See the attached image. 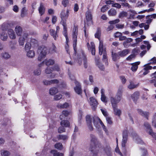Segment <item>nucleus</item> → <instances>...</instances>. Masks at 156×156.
<instances>
[{
	"instance_id": "1",
	"label": "nucleus",
	"mask_w": 156,
	"mask_h": 156,
	"mask_svg": "<svg viewBox=\"0 0 156 156\" xmlns=\"http://www.w3.org/2000/svg\"><path fill=\"white\" fill-rule=\"evenodd\" d=\"M86 120L87 125L89 129L92 131L93 130L92 126V122L94 126L97 128L99 127V123L101 124V122L102 121L98 117H94L90 115H87L86 117Z\"/></svg>"
},
{
	"instance_id": "2",
	"label": "nucleus",
	"mask_w": 156,
	"mask_h": 156,
	"mask_svg": "<svg viewBox=\"0 0 156 156\" xmlns=\"http://www.w3.org/2000/svg\"><path fill=\"white\" fill-rule=\"evenodd\" d=\"M122 92V89H119L116 94V98H115L113 97L112 94V92L110 93V100L112 107H114L117 106V104L121 100Z\"/></svg>"
},
{
	"instance_id": "3",
	"label": "nucleus",
	"mask_w": 156,
	"mask_h": 156,
	"mask_svg": "<svg viewBox=\"0 0 156 156\" xmlns=\"http://www.w3.org/2000/svg\"><path fill=\"white\" fill-rule=\"evenodd\" d=\"M100 145L98 144L96 137L92 136L91 140L90 149L94 154H97Z\"/></svg>"
},
{
	"instance_id": "4",
	"label": "nucleus",
	"mask_w": 156,
	"mask_h": 156,
	"mask_svg": "<svg viewBox=\"0 0 156 156\" xmlns=\"http://www.w3.org/2000/svg\"><path fill=\"white\" fill-rule=\"evenodd\" d=\"M78 35V28L77 27L74 26L73 28L72 33V38L73 41V46L74 50L76 51V46L77 38Z\"/></svg>"
},
{
	"instance_id": "5",
	"label": "nucleus",
	"mask_w": 156,
	"mask_h": 156,
	"mask_svg": "<svg viewBox=\"0 0 156 156\" xmlns=\"http://www.w3.org/2000/svg\"><path fill=\"white\" fill-rule=\"evenodd\" d=\"M37 52L39 54L38 60L41 61V59L46 55L47 52V48L44 46H40L38 48Z\"/></svg>"
},
{
	"instance_id": "6",
	"label": "nucleus",
	"mask_w": 156,
	"mask_h": 156,
	"mask_svg": "<svg viewBox=\"0 0 156 156\" xmlns=\"http://www.w3.org/2000/svg\"><path fill=\"white\" fill-rule=\"evenodd\" d=\"M69 10L67 9L66 11L62 10L60 14V17L61 18V23L62 24L65 25L66 24V20L67 19L69 14Z\"/></svg>"
},
{
	"instance_id": "7",
	"label": "nucleus",
	"mask_w": 156,
	"mask_h": 156,
	"mask_svg": "<svg viewBox=\"0 0 156 156\" xmlns=\"http://www.w3.org/2000/svg\"><path fill=\"white\" fill-rule=\"evenodd\" d=\"M83 60V64L85 68L87 67V63L86 56L83 54H82V55L80 57H78V62L79 64L81 65L82 63V61Z\"/></svg>"
},
{
	"instance_id": "8",
	"label": "nucleus",
	"mask_w": 156,
	"mask_h": 156,
	"mask_svg": "<svg viewBox=\"0 0 156 156\" xmlns=\"http://www.w3.org/2000/svg\"><path fill=\"white\" fill-rule=\"evenodd\" d=\"M75 87H74V89L75 91L78 94H82V90L81 85L79 82L76 80L75 81Z\"/></svg>"
},
{
	"instance_id": "9",
	"label": "nucleus",
	"mask_w": 156,
	"mask_h": 156,
	"mask_svg": "<svg viewBox=\"0 0 156 156\" xmlns=\"http://www.w3.org/2000/svg\"><path fill=\"white\" fill-rule=\"evenodd\" d=\"M28 34L27 33H24L19 38V43L20 45L23 46L24 44V41L28 38Z\"/></svg>"
},
{
	"instance_id": "10",
	"label": "nucleus",
	"mask_w": 156,
	"mask_h": 156,
	"mask_svg": "<svg viewBox=\"0 0 156 156\" xmlns=\"http://www.w3.org/2000/svg\"><path fill=\"white\" fill-rule=\"evenodd\" d=\"M106 51L105 48L104 46L103 41L101 40H99V53L100 55H101L103 54V52L104 51Z\"/></svg>"
},
{
	"instance_id": "11",
	"label": "nucleus",
	"mask_w": 156,
	"mask_h": 156,
	"mask_svg": "<svg viewBox=\"0 0 156 156\" xmlns=\"http://www.w3.org/2000/svg\"><path fill=\"white\" fill-rule=\"evenodd\" d=\"M8 34L9 37L11 39H15L16 38V36L13 30L9 29L8 30Z\"/></svg>"
},
{
	"instance_id": "12",
	"label": "nucleus",
	"mask_w": 156,
	"mask_h": 156,
	"mask_svg": "<svg viewBox=\"0 0 156 156\" xmlns=\"http://www.w3.org/2000/svg\"><path fill=\"white\" fill-rule=\"evenodd\" d=\"M89 103L90 105L93 108V109L97 106L98 105V102L93 97L90 98Z\"/></svg>"
},
{
	"instance_id": "13",
	"label": "nucleus",
	"mask_w": 156,
	"mask_h": 156,
	"mask_svg": "<svg viewBox=\"0 0 156 156\" xmlns=\"http://www.w3.org/2000/svg\"><path fill=\"white\" fill-rule=\"evenodd\" d=\"M140 62L138 61L131 64L132 66L131 67V69L133 72H135L137 71L138 68V66L140 64Z\"/></svg>"
},
{
	"instance_id": "14",
	"label": "nucleus",
	"mask_w": 156,
	"mask_h": 156,
	"mask_svg": "<svg viewBox=\"0 0 156 156\" xmlns=\"http://www.w3.org/2000/svg\"><path fill=\"white\" fill-rule=\"evenodd\" d=\"M44 63H45L47 66L51 65L55 63V61L51 59H46L43 62L40 64L39 65V66L41 67L42 65Z\"/></svg>"
},
{
	"instance_id": "15",
	"label": "nucleus",
	"mask_w": 156,
	"mask_h": 156,
	"mask_svg": "<svg viewBox=\"0 0 156 156\" xmlns=\"http://www.w3.org/2000/svg\"><path fill=\"white\" fill-rule=\"evenodd\" d=\"M130 52V50L128 49H124L118 52V54L120 57H124L126 56Z\"/></svg>"
},
{
	"instance_id": "16",
	"label": "nucleus",
	"mask_w": 156,
	"mask_h": 156,
	"mask_svg": "<svg viewBox=\"0 0 156 156\" xmlns=\"http://www.w3.org/2000/svg\"><path fill=\"white\" fill-rule=\"evenodd\" d=\"M104 151L107 156H112L111 149L109 145L106 146L104 147Z\"/></svg>"
},
{
	"instance_id": "17",
	"label": "nucleus",
	"mask_w": 156,
	"mask_h": 156,
	"mask_svg": "<svg viewBox=\"0 0 156 156\" xmlns=\"http://www.w3.org/2000/svg\"><path fill=\"white\" fill-rule=\"evenodd\" d=\"M127 138L126 137L123 138L122 142V151H123V153L124 154H126V150L125 149V147L126 146V144L127 142Z\"/></svg>"
},
{
	"instance_id": "18",
	"label": "nucleus",
	"mask_w": 156,
	"mask_h": 156,
	"mask_svg": "<svg viewBox=\"0 0 156 156\" xmlns=\"http://www.w3.org/2000/svg\"><path fill=\"white\" fill-rule=\"evenodd\" d=\"M15 31L16 34L18 36L21 35L22 32V27L18 25L16 26L15 28Z\"/></svg>"
},
{
	"instance_id": "19",
	"label": "nucleus",
	"mask_w": 156,
	"mask_h": 156,
	"mask_svg": "<svg viewBox=\"0 0 156 156\" xmlns=\"http://www.w3.org/2000/svg\"><path fill=\"white\" fill-rule=\"evenodd\" d=\"M86 19L87 21H91L92 19V16L91 12L88 10L86 13Z\"/></svg>"
},
{
	"instance_id": "20",
	"label": "nucleus",
	"mask_w": 156,
	"mask_h": 156,
	"mask_svg": "<svg viewBox=\"0 0 156 156\" xmlns=\"http://www.w3.org/2000/svg\"><path fill=\"white\" fill-rule=\"evenodd\" d=\"M50 34L53 37L54 40H56L57 37H58V33L53 29H51L49 31Z\"/></svg>"
},
{
	"instance_id": "21",
	"label": "nucleus",
	"mask_w": 156,
	"mask_h": 156,
	"mask_svg": "<svg viewBox=\"0 0 156 156\" xmlns=\"http://www.w3.org/2000/svg\"><path fill=\"white\" fill-rule=\"evenodd\" d=\"M144 66V69L145 71L143 73V74L144 75H145L148 74L149 72V70L152 69V67L148 65V64L145 65Z\"/></svg>"
},
{
	"instance_id": "22",
	"label": "nucleus",
	"mask_w": 156,
	"mask_h": 156,
	"mask_svg": "<svg viewBox=\"0 0 156 156\" xmlns=\"http://www.w3.org/2000/svg\"><path fill=\"white\" fill-rule=\"evenodd\" d=\"M137 112L139 114L148 119V116L149 114V113L148 112H144L140 109H138L137 110Z\"/></svg>"
},
{
	"instance_id": "23",
	"label": "nucleus",
	"mask_w": 156,
	"mask_h": 156,
	"mask_svg": "<svg viewBox=\"0 0 156 156\" xmlns=\"http://www.w3.org/2000/svg\"><path fill=\"white\" fill-rule=\"evenodd\" d=\"M140 97V93L138 92H134L131 95V98L133 101H136Z\"/></svg>"
},
{
	"instance_id": "24",
	"label": "nucleus",
	"mask_w": 156,
	"mask_h": 156,
	"mask_svg": "<svg viewBox=\"0 0 156 156\" xmlns=\"http://www.w3.org/2000/svg\"><path fill=\"white\" fill-rule=\"evenodd\" d=\"M112 108L113 109L114 114L119 117L120 116L121 114V111L120 109L117 108V106Z\"/></svg>"
},
{
	"instance_id": "25",
	"label": "nucleus",
	"mask_w": 156,
	"mask_h": 156,
	"mask_svg": "<svg viewBox=\"0 0 156 156\" xmlns=\"http://www.w3.org/2000/svg\"><path fill=\"white\" fill-rule=\"evenodd\" d=\"M108 14L109 16H115L116 15L117 12L114 9L112 8L108 11Z\"/></svg>"
},
{
	"instance_id": "26",
	"label": "nucleus",
	"mask_w": 156,
	"mask_h": 156,
	"mask_svg": "<svg viewBox=\"0 0 156 156\" xmlns=\"http://www.w3.org/2000/svg\"><path fill=\"white\" fill-rule=\"evenodd\" d=\"M112 59L114 61H116L118 59L120 58V56L118 54V52L117 53H115L112 52Z\"/></svg>"
},
{
	"instance_id": "27",
	"label": "nucleus",
	"mask_w": 156,
	"mask_h": 156,
	"mask_svg": "<svg viewBox=\"0 0 156 156\" xmlns=\"http://www.w3.org/2000/svg\"><path fill=\"white\" fill-rule=\"evenodd\" d=\"M63 27V34L65 36L66 42H68V37L67 36V27H66V24H65V25L64 24H62Z\"/></svg>"
},
{
	"instance_id": "28",
	"label": "nucleus",
	"mask_w": 156,
	"mask_h": 156,
	"mask_svg": "<svg viewBox=\"0 0 156 156\" xmlns=\"http://www.w3.org/2000/svg\"><path fill=\"white\" fill-rule=\"evenodd\" d=\"M95 63L96 65L98 66L99 69L102 70H104L105 69L104 66L99 62V59H97L96 58H95Z\"/></svg>"
},
{
	"instance_id": "29",
	"label": "nucleus",
	"mask_w": 156,
	"mask_h": 156,
	"mask_svg": "<svg viewBox=\"0 0 156 156\" xmlns=\"http://www.w3.org/2000/svg\"><path fill=\"white\" fill-rule=\"evenodd\" d=\"M50 153L53 154V156H63V153L58 152L56 150H53L51 151Z\"/></svg>"
},
{
	"instance_id": "30",
	"label": "nucleus",
	"mask_w": 156,
	"mask_h": 156,
	"mask_svg": "<svg viewBox=\"0 0 156 156\" xmlns=\"http://www.w3.org/2000/svg\"><path fill=\"white\" fill-rule=\"evenodd\" d=\"M58 140H66L68 138V136L66 135L59 134L57 136Z\"/></svg>"
},
{
	"instance_id": "31",
	"label": "nucleus",
	"mask_w": 156,
	"mask_h": 156,
	"mask_svg": "<svg viewBox=\"0 0 156 156\" xmlns=\"http://www.w3.org/2000/svg\"><path fill=\"white\" fill-rule=\"evenodd\" d=\"M139 85V83H135L132 82L130 81V84L128 87L129 89H133Z\"/></svg>"
},
{
	"instance_id": "32",
	"label": "nucleus",
	"mask_w": 156,
	"mask_h": 156,
	"mask_svg": "<svg viewBox=\"0 0 156 156\" xmlns=\"http://www.w3.org/2000/svg\"><path fill=\"white\" fill-rule=\"evenodd\" d=\"M38 11L39 13L41 15H42L44 14L45 11V8L42 3H41V4L40 6L38 9Z\"/></svg>"
},
{
	"instance_id": "33",
	"label": "nucleus",
	"mask_w": 156,
	"mask_h": 156,
	"mask_svg": "<svg viewBox=\"0 0 156 156\" xmlns=\"http://www.w3.org/2000/svg\"><path fill=\"white\" fill-rule=\"evenodd\" d=\"M69 106V105L68 103H65L63 104H58L57 105V107L60 108H66Z\"/></svg>"
},
{
	"instance_id": "34",
	"label": "nucleus",
	"mask_w": 156,
	"mask_h": 156,
	"mask_svg": "<svg viewBox=\"0 0 156 156\" xmlns=\"http://www.w3.org/2000/svg\"><path fill=\"white\" fill-rule=\"evenodd\" d=\"M58 91V90L56 88L53 87L50 89L49 93L51 95H53L57 93Z\"/></svg>"
},
{
	"instance_id": "35",
	"label": "nucleus",
	"mask_w": 156,
	"mask_h": 156,
	"mask_svg": "<svg viewBox=\"0 0 156 156\" xmlns=\"http://www.w3.org/2000/svg\"><path fill=\"white\" fill-rule=\"evenodd\" d=\"M35 52L33 50H29L27 53V56L29 58H33L35 56Z\"/></svg>"
},
{
	"instance_id": "36",
	"label": "nucleus",
	"mask_w": 156,
	"mask_h": 156,
	"mask_svg": "<svg viewBox=\"0 0 156 156\" xmlns=\"http://www.w3.org/2000/svg\"><path fill=\"white\" fill-rule=\"evenodd\" d=\"M8 37V36L6 33L5 31H2L1 34V38L3 41L6 40Z\"/></svg>"
},
{
	"instance_id": "37",
	"label": "nucleus",
	"mask_w": 156,
	"mask_h": 156,
	"mask_svg": "<svg viewBox=\"0 0 156 156\" xmlns=\"http://www.w3.org/2000/svg\"><path fill=\"white\" fill-rule=\"evenodd\" d=\"M11 153L8 151L2 150L1 151V155L2 156H9Z\"/></svg>"
},
{
	"instance_id": "38",
	"label": "nucleus",
	"mask_w": 156,
	"mask_h": 156,
	"mask_svg": "<svg viewBox=\"0 0 156 156\" xmlns=\"http://www.w3.org/2000/svg\"><path fill=\"white\" fill-rule=\"evenodd\" d=\"M61 125L62 126L67 127L69 126V123L67 120H63L61 122Z\"/></svg>"
},
{
	"instance_id": "39",
	"label": "nucleus",
	"mask_w": 156,
	"mask_h": 156,
	"mask_svg": "<svg viewBox=\"0 0 156 156\" xmlns=\"http://www.w3.org/2000/svg\"><path fill=\"white\" fill-rule=\"evenodd\" d=\"M55 147L58 150H61L63 149V146L60 143H56L54 145Z\"/></svg>"
},
{
	"instance_id": "40",
	"label": "nucleus",
	"mask_w": 156,
	"mask_h": 156,
	"mask_svg": "<svg viewBox=\"0 0 156 156\" xmlns=\"http://www.w3.org/2000/svg\"><path fill=\"white\" fill-rule=\"evenodd\" d=\"M2 58L5 59H8L10 57V55L7 52H4L2 54Z\"/></svg>"
},
{
	"instance_id": "41",
	"label": "nucleus",
	"mask_w": 156,
	"mask_h": 156,
	"mask_svg": "<svg viewBox=\"0 0 156 156\" xmlns=\"http://www.w3.org/2000/svg\"><path fill=\"white\" fill-rule=\"evenodd\" d=\"M133 139L138 143L142 144L143 143L141 139L137 136H135L133 137Z\"/></svg>"
},
{
	"instance_id": "42",
	"label": "nucleus",
	"mask_w": 156,
	"mask_h": 156,
	"mask_svg": "<svg viewBox=\"0 0 156 156\" xmlns=\"http://www.w3.org/2000/svg\"><path fill=\"white\" fill-rule=\"evenodd\" d=\"M128 13L127 12L125 11H122L121 12L119 15V18H122L126 16H127Z\"/></svg>"
},
{
	"instance_id": "43",
	"label": "nucleus",
	"mask_w": 156,
	"mask_h": 156,
	"mask_svg": "<svg viewBox=\"0 0 156 156\" xmlns=\"http://www.w3.org/2000/svg\"><path fill=\"white\" fill-rule=\"evenodd\" d=\"M103 55L102 60L106 64V63L107 62V59L106 51H104V52H103Z\"/></svg>"
},
{
	"instance_id": "44",
	"label": "nucleus",
	"mask_w": 156,
	"mask_h": 156,
	"mask_svg": "<svg viewBox=\"0 0 156 156\" xmlns=\"http://www.w3.org/2000/svg\"><path fill=\"white\" fill-rule=\"evenodd\" d=\"M101 34V32L100 30L98 29L97 30L96 33L95 34V36L96 38H98V39L100 40V37Z\"/></svg>"
},
{
	"instance_id": "45",
	"label": "nucleus",
	"mask_w": 156,
	"mask_h": 156,
	"mask_svg": "<svg viewBox=\"0 0 156 156\" xmlns=\"http://www.w3.org/2000/svg\"><path fill=\"white\" fill-rule=\"evenodd\" d=\"M91 53L92 55H94L95 54V46L94 45V43H91Z\"/></svg>"
},
{
	"instance_id": "46",
	"label": "nucleus",
	"mask_w": 156,
	"mask_h": 156,
	"mask_svg": "<svg viewBox=\"0 0 156 156\" xmlns=\"http://www.w3.org/2000/svg\"><path fill=\"white\" fill-rule=\"evenodd\" d=\"M27 10L25 7L23 8L21 10V16L22 17H24L26 14L27 12Z\"/></svg>"
},
{
	"instance_id": "47",
	"label": "nucleus",
	"mask_w": 156,
	"mask_h": 156,
	"mask_svg": "<svg viewBox=\"0 0 156 156\" xmlns=\"http://www.w3.org/2000/svg\"><path fill=\"white\" fill-rule=\"evenodd\" d=\"M62 98V95L60 94H59L55 95L54 97V99L55 100L58 101L61 99Z\"/></svg>"
},
{
	"instance_id": "48",
	"label": "nucleus",
	"mask_w": 156,
	"mask_h": 156,
	"mask_svg": "<svg viewBox=\"0 0 156 156\" xmlns=\"http://www.w3.org/2000/svg\"><path fill=\"white\" fill-rule=\"evenodd\" d=\"M136 57V56L134 55H133L131 54L129 56L126 58V60L127 61H131L134 58Z\"/></svg>"
},
{
	"instance_id": "49",
	"label": "nucleus",
	"mask_w": 156,
	"mask_h": 156,
	"mask_svg": "<svg viewBox=\"0 0 156 156\" xmlns=\"http://www.w3.org/2000/svg\"><path fill=\"white\" fill-rule=\"evenodd\" d=\"M154 118L152 121V125L156 128V113L154 114Z\"/></svg>"
},
{
	"instance_id": "50",
	"label": "nucleus",
	"mask_w": 156,
	"mask_h": 156,
	"mask_svg": "<svg viewBox=\"0 0 156 156\" xmlns=\"http://www.w3.org/2000/svg\"><path fill=\"white\" fill-rule=\"evenodd\" d=\"M109 8V6L108 5H105L103 6L101 9V11L102 12H104L107 10Z\"/></svg>"
},
{
	"instance_id": "51",
	"label": "nucleus",
	"mask_w": 156,
	"mask_h": 156,
	"mask_svg": "<svg viewBox=\"0 0 156 156\" xmlns=\"http://www.w3.org/2000/svg\"><path fill=\"white\" fill-rule=\"evenodd\" d=\"M31 47V44L29 42H27L25 45V50L26 51L29 50Z\"/></svg>"
},
{
	"instance_id": "52",
	"label": "nucleus",
	"mask_w": 156,
	"mask_h": 156,
	"mask_svg": "<svg viewBox=\"0 0 156 156\" xmlns=\"http://www.w3.org/2000/svg\"><path fill=\"white\" fill-rule=\"evenodd\" d=\"M101 100L105 103H106L107 102V99L105 95H101Z\"/></svg>"
},
{
	"instance_id": "53",
	"label": "nucleus",
	"mask_w": 156,
	"mask_h": 156,
	"mask_svg": "<svg viewBox=\"0 0 156 156\" xmlns=\"http://www.w3.org/2000/svg\"><path fill=\"white\" fill-rule=\"evenodd\" d=\"M119 21L120 20L119 19H117L109 21V23L110 24H115L118 23Z\"/></svg>"
},
{
	"instance_id": "54",
	"label": "nucleus",
	"mask_w": 156,
	"mask_h": 156,
	"mask_svg": "<svg viewBox=\"0 0 156 156\" xmlns=\"http://www.w3.org/2000/svg\"><path fill=\"white\" fill-rule=\"evenodd\" d=\"M142 155L141 156H148V154L147 150L144 149H143L141 150Z\"/></svg>"
},
{
	"instance_id": "55",
	"label": "nucleus",
	"mask_w": 156,
	"mask_h": 156,
	"mask_svg": "<svg viewBox=\"0 0 156 156\" xmlns=\"http://www.w3.org/2000/svg\"><path fill=\"white\" fill-rule=\"evenodd\" d=\"M138 53V49L134 48L133 49L132 51V54L134 55L135 56Z\"/></svg>"
},
{
	"instance_id": "56",
	"label": "nucleus",
	"mask_w": 156,
	"mask_h": 156,
	"mask_svg": "<svg viewBox=\"0 0 156 156\" xmlns=\"http://www.w3.org/2000/svg\"><path fill=\"white\" fill-rule=\"evenodd\" d=\"M52 68L51 69L50 67H48L45 69V73L47 74H49L52 71Z\"/></svg>"
},
{
	"instance_id": "57",
	"label": "nucleus",
	"mask_w": 156,
	"mask_h": 156,
	"mask_svg": "<svg viewBox=\"0 0 156 156\" xmlns=\"http://www.w3.org/2000/svg\"><path fill=\"white\" fill-rule=\"evenodd\" d=\"M31 43L32 44H34L36 45H37L38 41L36 39L31 38Z\"/></svg>"
},
{
	"instance_id": "58",
	"label": "nucleus",
	"mask_w": 156,
	"mask_h": 156,
	"mask_svg": "<svg viewBox=\"0 0 156 156\" xmlns=\"http://www.w3.org/2000/svg\"><path fill=\"white\" fill-rule=\"evenodd\" d=\"M144 126L146 127V128L149 130V131L148 132L149 133V131H150V130H152L151 129V126L147 122H145L144 124Z\"/></svg>"
},
{
	"instance_id": "59",
	"label": "nucleus",
	"mask_w": 156,
	"mask_h": 156,
	"mask_svg": "<svg viewBox=\"0 0 156 156\" xmlns=\"http://www.w3.org/2000/svg\"><path fill=\"white\" fill-rule=\"evenodd\" d=\"M106 119L107 122L108 124H112V122L110 117L108 116L106 117Z\"/></svg>"
},
{
	"instance_id": "60",
	"label": "nucleus",
	"mask_w": 156,
	"mask_h": 156,
	"mask_svg": "<svg viewBox=\"0 0 156 156\" xmlns=\"http://www.w3.org/2000/svg\"><path fill=\"white\" fill-rule=\"evenodd\" d=\"M62 3L64 7H66L69 3V1L68 0H62Z\"/></svg>"
},
{
	"instance_id": "61",
	"label": "nucleus",
	"mask_w": 156,
	"mask_h": 156,
	"mask_svg": "<svg viewBox=\"0 0 156 156\" xmlns=\"http://www.w3.org/2000/svg\"><path fill=\"white\" fill-rule=\"evenodd\" d=\"M112 7L116 8L118 9H120L121 7V5L118 3H115L113 4L112 5Z\"/></svg>"
},
{
	"instance_id": "62",
	"label": "nucleus",
	"mask_w": 156,
	"mask_h": 156,
	"mask_svg": "<svg viewBox=\"0 0 156 156\" xmlns=\"http://www.w3.org/2000/svg\"><path fill=\"white\" fill-rule=\"evenodd\" d=\"M128 132L127 130H125L123 132L122 138L126 137L127 138Z\"/></svg>"
},
{
	"instance_id": "63",
	"label": "nucleus",
	"mask_w": 156,
	"mask_h": 156,
	"mask_svg": "<svg viewBox=\"0 0 156 156\" xmlns=\"http://www.w3.org/2000/svg\"><path fill=\"white\" fill-rule=\"evenodd\" d=\"M58 132L59 133H62L65 131V129L63 126L59 127L58 129Z\"/></svg>"
},
{
	"instance_id": "64",
	"label": "nucleus",
	"mask_w": 156,
	"mask_h": 156,
	"mask_svg": "<svg viewBox=\"0 0 156 156\" xmlns=\"http://www.w3.org/2000/svg\"><path fill=\"white\" fill-rule=\"evenodd\" d=\"M41 73V71L39 69H37L34 71V75H39Z\"/></svg>"
}]
</instances>
